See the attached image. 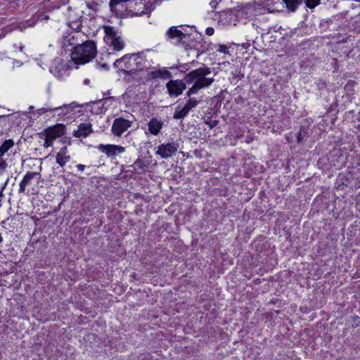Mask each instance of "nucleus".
I'll return each mask as SVG.
<instances>
[{"label": "nucleus", "mask_w": 360, "mask_h": 360, "mask_svg": "<svg viewBox=\"0 0 360 360\" xmlns=\"http://www.w3.org/2000/svg\"><path fill=\"white\" fill-rule=\"evenodd\" d=\"M211 74L210 68L203 66L188 72L185 80L188 84L193 83L191 88L186 92L187 96L197 94L199 90L210 86L214 82V78L209 77Z\"/></svg>", "instance_id": "1"}, {"label": "nucleus", "mask_w": 360, "mask_h": 360, "mask_svg": "<svg viewBox=\"0 0 360 360\" xmlns=\"http://www.w3.org/2000/svg\"><path fill=\"white\" fill-rule=\"evenodd\" d=\"M96 55V46L93 41H86L74 48L71 53L72 60L76 64H84Z\"/></svg>", "instance_id": "2"}, {"label": "nucleus", "mask_w": 360, "mask_h": 360, "mask_svg": "<svg viewBox=\"0 0 360 360\" xmlns=\"http://www.w3.org/2000/svg\"><path fill=\"white\" fill-rule=\"evenodd\" d=\"M135 57L134 54L125 55L120 59L115 61L113 65L119 71H122L126 75L134 74L135 70Z\"/></svg>", "instance_id": "3"}, {"label": "nucleus", "mask_w": 360, "mask_h": 360, "mask_svg": "<svg viewBox=\"0 0 360 360\" xmlns=\"http://www.w3.org/2000/svg\"><path fill=\"white\" fill-rule=\"evenodd\" d=\"M166 88L170 97H177L182 94L186 86L182 80L171 79L167 83Z\"/></svg>", "instance_id": "4"}, {"label": "nucleus", "mask_w": 360, "mask_h": 360, "mask_svg": "<svg viewBox=\"0 0 360 360\" xmlns=\"http://www.w3.org/2000/svg\"><path fill=\"white\" fill-rule=\"evenodd\" d=\"M131 126V121L122 117L116 118L112 123L111 131L115 136H120Z\"/></svg>", "instance_id": "5"}, {"label": "nucleus", "mask_w": 360, "mask_h": 360, "mask_svg": "<svg viewBox=\"0 0 360 360\" xmlns=\"http://www.w3.org/2000/svg\"><path fill=\"white\" fill-rule=\"evenodd\" d=\"M179 148V144L175 142L168 143L167 144H160L158 147L156 154L160 155L162 158L171 157Z\"/></svg>", "instance_id": "6"}, {"label": "nucleus", "mask_w": 360, "mask_h": 360, "mask_svg": "<svg viewBox=\"0 0 360 360\" xmlns=\"http://www.w3.org/2000/svg\"><path fill=\"white\" fill-rule=\"evenodd\" d=\"M98 149L105 153L108 157H114L117 153H122L125 150L124 147L121 146L103 144L98 145Z\"/></svg>", "instance_id": "7"}, {"label": "nucleus", "mask_w": 360, "mask_h": 360, "mask_svg": "<svg viewBox=\"0 0 360 360\" xmlns=\"http://www.w3.org/2000/svg\"><path fill=\"white\" fill-rule=\"evenodd\" d=\"M134 57L135 72H136L137 71H141L145 68H149L151 66L150 61L146 59V57L143 52L135 53Z\"/></svg>", "instance_id": "8"}, {"label": "nucleus", "mask_w": 360, "mask_h": 360, "mask_svg": "<svg viewBox=\"0 0 360 360\" xmlns=\"http://www.w3.org/2000/svg\"><path fill=\"white\" fill-rule=\"evenodd\" d=\"M46 134L51 139H56L63 136L65 132V126L62 124H58L54 127H49L46 130Z\"/></svg>", "instance_id": "9"}, {"label": "nucleus", "mask_w": 360, "mask_h": 360, "mask_svg": "<svg viewBox=\"0 0 360 360\" xmlns=\"http://www.w3.org/2000/svg\"><path fill=\"white\" fill-rule=\"evenodd\" d=\"M92 132L91 124L89 123H82L78 126V129L74 131L73 135L75 137H86Z\"/></svg>", "instance_id": "10"}, {"label": "nucleus", "mask_w": 360, "mask_h": 360, "mask_svg": "<svg viewBox=\"0 0 360 360\" xmlns=\"http://www.w3.org/2000/svg\"><path fill=\"white\" fill-rule=\"evenodd\" d=\"M150 133L158 135L162 128L163 123L156 117H153L148 124Z\"/></svg>", "instance_id": "11"}, {"label": "nucleus", "mask_w": 360, "mask_h": 360, "mask_svg": "<svg viewBox=\"0 0 360 360\" xmlns=\"http://www.w3.org/2000/svg\"><path fill=\"white\" fill-rule=\"evenodd\" d=\"M148 76L153 79H167L172 77V73L165 68H162L150 72Z\"/></svg>", "instance_id": "12"}, {"label": "nucleus", "mask_w": 360, "mask_h": 360, "mask_svg": "<svg viewBox=\"0 0 360 360\" xmlns=\"http://www.w3.org/2000/svg\"><path fill=\"white\" fill-rule=\"evenodd\" d=\"M167 35L169 39H176L177 41H181L186 37V34L183 33L177 27H171L167 32Z\"/></svg>", "instance_id": "13"}, {"label": "nucleus", "mask_w": 360, "mask_h": 360, "mask_svg": "<svg viewBox=\"0 0 360 360\" xmlns=\"http://www.w3.org/2000/svg\"><path fill=\"white\" fill-rule=\"evenodd\" d=\"M38 175V173L33 172H28L27 174L24 176L22 180L20 183V188L19 192L20 193H24L25 191V187L27 185L30 184V181L32 179H34L36 176Z\"/></svg>", "instance_id": "14"}, {"label": "nucleus", "mask_w": 360, "mask_h": 360, "mask_svg": "<svg viewBox=\"0 0 360 360\" xmlns=\"http://www.w3.org/2000/svg\"><path fill=\"white\" fill-rule=\"evenodd\" d=\"M289 12H295L298 6L302 5L304 0H282Z\"/></svg>", "instance_id": "15"}, {"label": "nucleus", "mask_w": 360, "mask_h": 360, "mask_svg": "<svg viewBox=\"0 0 360 360\" xmlns=\"http://www.w3.org/2000/svg\"><path fill=\"white\" fill-rule=\"evenodd\" d=\"M188 112L189 110H188V108H186L185 105L183 108H180L179 106H178L175 109L173 117L175 120L182 119L187 115Z\"/></svg>", "instance_id": "16"}, {"label": "nucleus", "mask_w": 360, "mask_h": 360, "mask_svg": "<svg viewBox=\"0 0 360 360\" xmlns=\"http://www.w3.org/2000/svg\"><path fill=\"white\" fill-rule=\"evenodd\" d=\"M14 145L12 139L6 140L0 146V159Z\"/></svg>", "instance_id": "17"}, {"label": "nucleus", "mask_w": 360, "mask_h": 360, "mask_svg": "<svg viewBox=\"0 0 360 360\" xmlns=\"http://www.w3.org/2000/svg\"><path fill=\"white\" fill-rule=\"evenodd\" d=\"M110 45L113 47L115 51H120L124 46V41L120 37H114L112 39Z\"/></svg>", "instance_id": "18"}, {"label": "nucleus", "mask_w": 360, "mask_h": 360, "mask_svg": "<svg viewBox=\"0 0 360 360\" xmlns=\"http://www.w3.org/2000/svg\"><path fill=\"white\" fill-rule=\"evenodd\" d=\"M70 159V157L66 155H63L62 153H57L56 160V162L60 166L63 167L66 162H68Z\"/></svg>", "instance_id": "19"}, {"label": "nucleus", "mask_w": 360, "mask_h": 360, "mask_svg": "<svg viewBox=\"0 0 360 360\" xmlns=\"http://www.w3.org/2000/svg\"><path fill=\"white\" fill-rule=\"evenodd\" d=\"M199 101V100H197L195 98L190 97L185 106L188 108V110L190 111L192 108H195L198 105Z\"/></svg>", "instance_id": "20"}, {"label": "nucleus", "mask_w": 360, "mask_h": 360, "mask_svg": "<svg viewBox=\"0 0 360 360\" xmlns=\"http://www.w3.org/2000/svg\"><path fill=\"white\" fill-rule=\"evenodd\" d=\"M306 6L310 9H313L319 5L321 0H304Z\"/></svg>", "instance_id": "21"}, {"label": "nucleus", "mask_w": 360, "mask_h": 360, "mask_svg": "<svg viewBox=\"0 0 360 360\" xmlns=\"http://www.w3.org/2000/svg\"><path fill=\"white\" fill-rule=\"evenodd\" d=\"M146 167V165L141 159H137L134 163V169L143 170Z\"/></svg>", "instance_id": "22"}, {"label": "nucleus", "mask_w": 360, "mask_h": 360, "mask_svg": "<svg viewBox=\"0 0 360 360\" xmlns=\"http://www.w3.org/2000/svg\"><path fill=\"white\" fill-rule=\"evenodd\" d=\"M105 30L106 34L109 37H111L112 39L114 38V37H116L115 32L114 31L112 27H105Z\"/></svg>", "instance_id": "23"}, {"label": "nucleus", "mask_w": 360, "mask_h": 360, "mask_svg": "<svg viewBox=\"0 0 360 360\" xmlns=\"http://www.w3.org/2000/svg\"><path fill=\"white\" fill-rule=\"evenodd\" d=\"M54 139H51L49 136H48L47 134H46L45 141L44 143V147L48 148L53 145Z\"/></svg>", "instance_id": "24"}, {"label": "nucleus", "mask_w": 360, "mask_h": 360, "mask_svg": "<svg viewBox=\"0 0 360 360\" xmlns=\"http://www.w3.org/2000/svg\"><path fill=\"white\" fill-rule=\"evenodd\" d=\"M304 136H305V131L302 127H301L300 129V131L297 134V142L300 143L304 139Z\"/></svg>", "instance_id": "25"}, {"label": "nucleus", "mask_w": 360, "mask_h": 360, "mask_svg": "<svg viewBox=\"0 0 360 360\" xmlns=\"http://www.w3.org/2000/svg\"><path fill=\"white\" fill-rule=\"evenodd\" d=\"M221 0H210V6L212 11L215 10Z\"/></svg>", "instance_id": "26"}, {"label": "nucleus", "mask_w": 360, "mask_h": 360, "mask_svg": "<svg viewBox=\"0 0 360 360\" xmlns=\"http://www.w3.org/2000/svg\"><path fill=\"white\" fill-rule=\"evenodd\" d=\"M7 167V163L4 160H2L1 158L0 159V171H4Z\"/></svg>", "instance_id": "27"}, {"label": "nucleus", "mask_w": 360, "mask_h": 360, "mask_svg": "<svg viewBox=\"0 0 360 360\" xmlns=\"http://www.w3.org/2000/svg\"><path fill=\"white\" fill-rule=\"evenodd\" d=\"M214 28L211 27H209L206 29L205 30V33L208 35V36H212L213 34H214Z\"/></svg>", "instance_id": "28"}, {"label": "nucleus", "mask_w": 360, "mask_h": 360, "mask_svg": "<svg viewBox=\"0 0 360 360\" xmlns=\"http://www.w3.org/2000/svg\"><path fill=\"white\" fill-rule=\"evenodd\" d=\"M219 52L226 53L228 52L227 47L224 45L219 46V49H218Z\"/></svg>", "instance_id": "29"}, {"label": "nucleus", "mask_w": 360, "mask_h": 360, "mask_svg": "<svg viewBox=\"0 0 360 360\" xmlns=\"http://www.w3.org/2000/svg\"><path fill=\"white\" fill-rule=\"evenodd\" d=\"M58 153H62L63 155H66L67 153V147H63L60 148V151Z\"/></svg>", "instance_id": "30"}, {"label": "nucleus", "mask_w": 360, "mask_h": 360, "mask_svg": "<svg viewBox=\"0 0 360 360\" xmlns=\"http://www.w3.org/2000/svg\"><path fill=\"white\" fill-rule=\"evenodd\" d=\"M60 108V107H57V108H50V109H45V108H41V110H42L43 112H46V111H54L57 109H59Z\"/></svg>", "instance_id": "31"}, {"label": "nucleus", "mask_w": 360, "mask_h": 360, "mask_svg": "<svg viewBox=\"0 0 360 360\" xmlns=\"http://www.w3.org/2000/svg\"><path fill=\"white\" fill-rule=\"evenodd\" d=\"M77 167L79 171H83L85 168V165L79 164L77 165Z\"/></svg>", "instance_id": "32"}, {"label": "nucleus", "mask_w": 360, "mask_h": 360, "mask_svg": "<svg viewBox=\"0 0 360 360\" xmlns=\"http://www.w3.org/2000/svg\"><path fill=\"white\" fill-rule=\"evenodd\" d=\"M13 64L16 65L17 66H20L22 65V63L20 61H19V60H15L13 62Z\"/></svg>", "instance_id": "33"}, {"label": "nucleus", "mask_w": 360, "mask_h": 360, "mask_svg": "<svg viewBox=\"0 0 360 360\" xmlns=\"http://www.w3.org/2000/svg\"><path fill=\"white\" fill-rule=\"evenodd\" d=\"M89 82V80H88V79L84 80V84H88Z\"/></svg>", "instance_id": "34"}, {"label": "nucleus", "mask_w": 360, "mask_h": 360, "mask_svg": "<svg viewBox=\"0 0 360 360\" xmlns=\"http://www.w3.org/2000/svg\"><path fill=\"white\" fill-rule=\"evenodd\" d=\"M32 108H33V106L30 107V110H32Z\"/></svg>", "instance_id": "35"}, {"label": "nucleus", "mask_w": 360, "mask_h": 360, "mask_svg": "<svg viewBox=\"0 0 360 360\" xmlns=\"http://www.w3.org/2000/svg\"><path fill=\"white\" fill-rule=\"evenodd\" d=\"M354 1H357V2H359V1H360V0H354Z\"/></svg>", "instance_id": "36"}]
</instances>
